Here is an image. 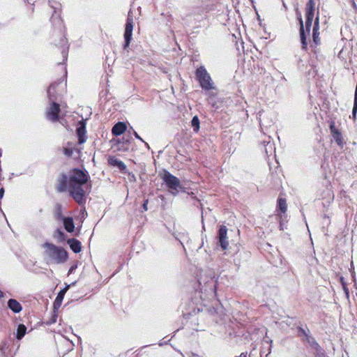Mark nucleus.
Wrapping results in <instances>:
<instances>
[{"instance_id":"f257e3e1","label":"nucleus","mask_w":357,"mask_h":357,"mask_svg":"<svg viewBox=\"0 0 357 357\" xmlns=\"http://www.w3.org/2000/svg\"><path fill=\"white\" fill-rule=\"evenodd\" d=\"M89 179V176L84 172L74 169L69 172L68 175L62 174L57 187L59 192L68 190L70 195L79 204L85 202V191L83 188Z\"/></svg>"},{"instance_id":"f03ea898","label":"nucleus","mask_w":357,"mask_h":357,"mask_svg":"<svg viewBox=\"0 0 357 357\" xmlns=\"http://www.w3.org/2000/svg\"><path fill=\"white\" fill-rule=\"evenodd\" d=\"M89 179V176L84 172L74 169L69 172L68 175L62 174L57 187L59 192L68 190L70 195L79 204L85 202V191L83 188Z\"/></svg>"},{"instance_id":"7ed1b4c3","label":"nucleus","mask_w":357,"mask_h":357,"mask_svg":"<svg viewBox=\"0 0 357 357\" xmlns=\"http://www.w3.org/2000/svg\"><path fill=\"white\" fill-rule=\"evenodd\" d=\"M44 259L47 264H63L68 259V252L61 246L45 242L42 245Z\"/></svg>"},{"instance_id":"20e7f679","label":"nucleus","mask_w":357,"mask_h":357,"mask_svg":"<svg viewBox=\"0 0 357 357\" xmlns=\"http://www.w3.org/2000/svg\"><path fill=\"white\" fill-rule=\"evenodd\" d=\"M54 87L55 85L50 86L47 89V96L49 98L50 106L47 108L46 110L47 119L52 122L59 121V114L61 111V105L57 102L58 97L54 95L53 91L54 90Z\"/></svg>"},{"instance_id":"39448f33","label":"nucleus","mask_w":357,"mask_h":357,"mask_svg":"<svg viewBox=\"0 0 357 357\" xmlns=\"http://www.w3.org/2000/svg\"><path fill=\"white\" fill-rule=\"evenodd\" d=\"M195 76L204 90L209 91L215 89L211 75L204 66H200L196 70Z\"/></svg>"},{"instance_id":"423d86ee","label":"nucleus","mask_w":357,"mask_h":357,"mask_svg":"<svg viewBox=\"0 0 357 357\" xmlns=\"http://www.w3.org/2000/svg\"><path fill=\"white\" fill-rule=\"evenodd\" d=\"M162 180L169 188L171 192L176 195L181 188L179 179L169 172L165 171L162 176Z\"/></svg>"},{"instance_id":"0eeeda50","label":"nucleus","mask_w":357,"mask_h":357,"mask_svg":"<svg viewBox=\"0 0 357 357\" xmlns=\"http://www.w3.org/2000/svg\"><path fill=\"white\" fill-rule=\"evenodd\" d=\"M50 7L53 9V13L50 18L51 22L54 26H60L62 25L61 18V4L56 1H49Z\"/></svg>"},{"instance_id":"6e6552de","label":"nucleus","mask_w":357,"mask_h":357,"mask_svg":"<svg viewBox=\"0 0 357 357\" xmlns=\"http://www.w3.org/2000/svg\"><path fill=\"white\" fill-rule=\"evenodd\" d=\"M133 26H134L133 17H132V15L130 14V13H129L128 18H127L126 28H125V32H124V39H125V44L123 46L124 50H126L130 45V41L132 40Z\"/></svg>"},{"instance_id":"1a4fd4ad","label":"nucleus","mask_w":357,"mask_h":357,"mask_svg":"<svg viewBox=\"0 0 357 357\" xmlns=\"http://www.w3.org/2000/svg\"><path fill=\"white\" fill-rule=\"evenodd\" d=\"M315 10L314 0H309L305 7L306 22L305 26L307 33H309L310 27L312 24Z\"/></svg>"},{"instance_id":"9d476101","label":"nucleus","mask_w":357,"mask_h":357,"mask_svg":"<svg viewBox=\"0 0 357 357\" xmlns=\"http://www.w3.org/2000/svg\"><path fill=\"white\" fill-rule=\"evenodd\" d=\"M220 245L222 250H227L229 246L227 240V228L226 226L222 225L220 227L218 235Z\"/></svg>"},{"instance_id":"9b49d317","label":"nucleus","mask_w":357,"mask_h":357,"mask_svg":"<svg viewBox=\"0 0 357 357\" xmlns=\"http://www.w3.org/2000/svg\"><path fill=\"white\" fill-rule=\"evenodd\" d=\"M77 135L78 137V143L82 144L86 141V123L84 121H80L78 123L77 128L76 129Z\"/></svg>"},{"instance_id":"f8f14e48","label":"nucleus","mask_w":357,"mask_h":357,"mask_svg":"<svg viewBox=\"0 0 357 357\" xmlns=\"http://www.w3.org/2000/svg\"><path fill=\"white\" fill-rule=\"evenodd\" d=\"M52 85H55L54 90L53 91L54 95L58 97V100H59L66 91V84L62 80H59L58 82H55L50 84V86Z\"/></svg>"},{"instance_id":"ddd939ff","label":"nucleus","mask_w":357,"mask_h":357,"mask_svg":"<svg viewBox=\"0 0 357 357\" xmlns=\"http://www.w3.org/2000/svg\"><path fill=\"white\" fill-rule=\"evenodd\" d=\"M57 216L58 218L61 219L63 220L64 228L68 232H73L74 231L75 225L73 218L63 217L61 212L57 213Z\"/></svg>"},{"instance_id":"4468645a","label":"nucleus","mask_w":357,"mask_h":357,"mask_svg":"<svg viewBox=\"0 0 357 357\" xmlns=\"http://www.w3.org/2000/svg\"><path fill=\"white\" fill-rule=\"evenodd\" d=\"M319 13L315 18L314 24L312 29V39L315 45H318L320 42L319 39Z\"/></svg>"},{"instance_id":"2eb2a0df","label":"nucleus","mask_w":357,"mask_h":357,"mask_svg":"<svg viewBox=\"0 0 357 357\" xmlns=\"http://www.w3.org/2000/svg\"><path fill=\"white\" fill-rule=\"evenodd\" d=\"M126 125L123 122H118L116 123L112 129V132L114 136H119L126 130Z\"/></svg>"},{"instance_id":"dca6fc26","label":"nucleus","mask_w":357,"mask_h":357,"mask_svg":"<svg viewBox=\"0 0 357 357\" xmlns=\"http://www.w3.org/2000/svg\"><path fill=\"white\" fill-rule=\"evenodd\" d=\"M298 20H299V24H300V26H301L300 27V37H301V44H302V48L305 50L307 48V37H306V34L305 33L303 22V19H302L301 16L299 17Z\"/></svg>"},{"instance_id":"f3484780","label":"nucleus","mask_w":357,"mask_h":357,"mask_svg":"<svg viewBox=\"0 0 357 357\" xmlns=\"http://www.w3.org/2000/svg\"><path fill=\"white\" fill-rule=\"evenodd\" d=\"M8 307L14 313H19L22 311V307L21 304L15 299L10 298L8 301Z\"/></svg>"},{"instance_id":"a211bd4d","label":"nucleus","mask_w":357,"mask_h":357,"mask_svg":"<svg viewBox=\"0 0 357 357\" xmlns=\"http://www.w3.org/2000/svg\"><path fill=\"white\" fill-rule=\"evenodd\" d=\"M68 244L69 245L70 249L75 253H79L81 251L82 245H81V243L78 240H77L75 238L68 239Z\"/></svg>"},{"instance_id":"6ab92c4d","label":"nucleus","mask_w":357,"mask_h":357,"mask_svg":"<svg viewBox=\"0 0 357 357\" xmlns=\"http://www.w3.org/2000/svg\"><path fill=\"white\" fill-rule=\"evenodd\" d=\"M108 162L110 165L117 167L121 170L126 169V165L124 162L115 157H109Z\"/></svg>"},{"instance_id":"aec40b11","label":"nucleus","mask_w":357,"mask_h":357,"mask_svg":"<svg viewBox=\"0 0 357 357\" xmlns=\"http://www.w3.org/2000/svg\"><path fill=\"white\" fill-rule=\"evenodd\" d=\"M68 287H69V286L68 285L59 292V294L55 299V301H54V307H56V305H57L59 307L61 305V302L63 298V296H64L66 292L67 291V290L68 289Z\"/></svg>"},{"instance_id":"412c9836","label":"nucleus","mask_w":357,"mask_h":357,"mask_svg":"<svg viewBox=\"0 0 357 357\" xmlns=\"http://www.w3.org/2000/svg\"><path fill=\"white\" fill-rule=\"evenodd\" d=\"M26 333V327L24 324H20L17 328L16 338L21 340Z\"/></svg>"},{"instance_id":"4be33fe9","label":"nucleus","mask_w":357,"mask_h":357,"mask_svg":"<svg viewBox=\"0 0 357 357\" xmlns=\"http://www.w3.org/2000/svg\"><path fill=\"white\" fill-rule=\"evenodd\" d=\"M333 137L338 145L342 144L343 139H342V134L340 133V131H338L337 130L333 131Z\"/></svg>"},{"instance_id":"5701e85b","label":"nucleus","mask_w":357,"mask_h":357,"mask_svg":"<svg viewBox=\"0 0 357 357\" xmlns=\"http://www.w3.org/2000/svg\"><path fill=\"white\" fill-rule=\"evenodd\" d=\"M74 151H77L78 153L80 152L79 149L73 148L71 146H67L63 148V153L65 155L68 157L72 156Z\"/></svg>"},{"instance_id":"b1692460","label":"nucleus","mask_w":357,"mask_h":357,"mask_svg":"<svg viewBox=\"0 0 357 357\" xmlns=\"http://www.w3.org/2000/svg\"><path fill=\"white\" fill-rule=\"evenodd\" d=\"M278 207L282 213L286 212L287 206L285 199L280 198L278 199Z\"/></svg>"},{"instance_id":"393cba45","label":"nucleus","mask_w":357,"mask_h":357,"mask_svg":"<svg viewBox=\"0 0 357 357\" xmlns=\"http://www.w3.org/2000/svg\"><path fill=\"white\" fill-rule=\"evenodd\" d=\"M192 127L194 131L197 132L199 129V120L197 116H195L191 121Z\"/></svg>"},{"instance_id":"a878e982","label":"nucleus","mask_w":357,"mask_h":357,"mask_svg":"<svg viewBox=\"0 0 357 357\" xmlns=\"http://www.w3.org/2000/svg\"><path fill=\"white\" fill-rule=\"evenodd\" d=\"M133 134H134V136L138 139L139 140L142 141V142H144L146 145V147H148L149 149V146L148 144V143L145 142L142 139V137L138 135V133L136 132V131H133Z\"/></svg>"},{"instance_id":"bb28decb","label":"nucleus","mask_w":357,"mask_h":357,"mask_svg":"<svg viewBox=\"0 0 357 357\" xmlns=\"http://www.w3.org/2000/svg\"><path fill=\"white\" fill-rule=\"evenodd\" d=\"M62 54H63V57L64 58V59H66L67 55H68V47H64L62 50Z\"/></svg>"},{"instance_id":"cd10ccee","label":"nucleus","mask_w":357,"mask_h":357,"mask_svg":"<svg viewBox=\"0 0 357 357\" xmlns=\"http://www.w3.org/2000/svg\"><path fill=\"white\" fill-rule=\"evenodd\" d=\"M268 148L270 149L271 150L273 149V144L270 143V142H268L266 145V148H265V151L266 153H268Z\"/></svg>"},{"instance_id":"c85d7f7f","label":"nucleus","mask_w":357,"mask_h":357,"mask_svg":"<svg viewBox=\"0 0 357 357\" xmlns=\"http://www.w3.org/2000/svg\"><path fill=\"white\" fill-rule=\"evenodd\" d=\"M77 268V265L72 266L68 270V275L71 274Z\"/></svg>"},{"instance_id":"c756f323","label":"nucleus","mask_w":357,"mask_h":357,"mask_svg":"<svg viewBox=\"0 0 357 357\" xmlns=\"http://www.w3.org/2000/svg\"><path fill=\"white\" fill-rule=\"evenodd\" d=\"M147 205H148V200L146 199V200H145L144 203L143 204V208L144 209V211L148 210Z\"/></svg>"},{"instance_id":"7c9ffc66","label":"nucleus","mask_w":357,"mask_h":357,"mask_svg":"<svg viewBox=\"0 0 357 357\" xmlns=\"http://www.w3.org/2000/svg\"><path fill=\"white\" fill-rule=\"evenodd\" d=\"M351 1L352 7L354 8V9L355 10H357V6H356L355 1L354 0H351Z\"/></svg>"},{"instance_id":"2f4dec72","label":"nucleus","mask_w":357,"mask_h":357,"mask_svg":"<svg viewBox=\"0 0 357 357\" xmlns=\"http://www.w3.org/2000/svg\"><path fill=\"white\" fill-rule=\"evenodd\" d=\"M3 194H4V189L3 188H1L0 189V199H1L3 197Z\"/></svg>"},{"instance_id":"473e14b6","label":"nucleus","mask_w":357,"mask_h":357,"mask_svg":"<svg viewBox=\"0 0 357 357\" xmlns=\"http://www.w3.org/2000/svg\"><path fill=\"white\" fill-rule=\"evenodd\" d=\"M215 285L213 284V280H211V284L210 286V291L213 292L214 291Z\"/></svg>"},{"instance_id":"72a5a7b5","label":"nucleus","mask_w":357,"mask_h":357,"mask_svg":"<svg viewBox=\"0 0 357 357\" xmlns=\"http://www.w3.org/2000/svg\"><path fill=\"white\" fill-rule=\"evenodd\" d=\"M56 233L60 236H63V233L62 232V231L61 229H57Z\"/></svg>"},{"instance_id":"f704fd0d","label":"nucleus","mask_w":357,"mask_h":357,"mask_svg":"<svg viewBox=\"0 0 357 357\" xmlns=\"http://www.w3.org/2000/svg\"><path fill=\"white\" fill-rule=\"evenodd\" d=\"M56 317L57 315L56 314H54V317L52 318V321L50 322V324H53V323H55L56 322Z\"/></svg>"},{"instance_id":"c9c22d12","label":"nucleus","mask_w":357,"mask_h":357,"mask_svg":"<svg viewBox=\"0 0 357 357\" xmlns=\"http://www.w3.org/2000/svg\"><path fill=\"white\" fill-rule=\"evenodd\" d=\"M331 132H332V133H333V131H335V130H337V129L335 128L334 124L331 125Z\"/></svg>"},{"instance_id":"e433bc0d","label":"nucleus","mask_w":357,"mask_h":357,"mask_svg":"<svg viewBox=\"0 0 357 357\" xmlns=\"http://www.w3.org/2000/svg\"><path fill=\"white\" fill-rule=\"evenodd\" d=\"M299 331H300L302 334H303V335H306V332H305V331L304 329H303V328H301L299 329Z\"/></svg>"},{"instance_id":"4c0bfd02","label":"nucleus","mask_w":357,"mask_h":357,"mask_svg":"<svg viewBox=\"0 0 357 357\" xmlns=\"http://www.w3.org/2000/svg\"><path fill=\"white\" fill-rule=\"evenodd\" d=\"M280 229L281 230L284 229V225H283V223L282 222H280Z\"/></svg>"},{"instance_id":"58836bf2","label":"nucleus","mask_w":357,"mask_h":357,"mask_svg":"<svg viewBox=\"0 0 357 357\" xmlns=\"http://www.w3.org/2000/svg\"><path fill=\"white\" fill-rule=\"evenodd\" d=\"M3 297V293L0 290V298Z\"/></svg>"},{"instance_id":"ea45409f","label":"nucleus","mask_w":357,"mask_h":357,"mask_svg":"<svg viewBox=\"0 0 357 357\" xmlns=\"http://www.w3.org/2000/svg\"><path fill=\"white\" fill-rule=\"evenodd\" d=\"M193 357H199V356L197 355H195V356H193Z\"/></svg>"}]
</instances>
